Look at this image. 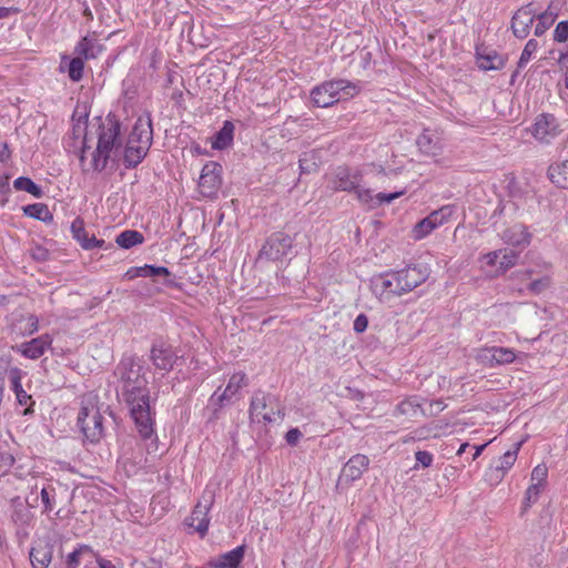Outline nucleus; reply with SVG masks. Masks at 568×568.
<instances>
[{
    "label": "nucleus",
    "instance_id": "nucleus-1",
    "mask_svg": "<svg viewBox=\"0 0 568 568\" xmlns=\"http://www.w3.org/2000/svg\"><path fill=\"white\" fill-rule=\"evenodd\" d=\"M121 379L123 382V396L130 406L131 416L138 432L143 439H151L148 453H155L159 448L158 438L154 435V413L150 407V392L143 367L133 362L121 363Z\"/></svg>",
    "mask_w": 568,
    "mask_h": 568
},
{
    "label": "nucleus",
    "instance_id": "nucleus-2",
    "mask_svg": "<svg viewBox=\"0 0 568 568\" xmlns=\"http://www.w3.org/2000/svg\"><path fill=\"white\" fill-rule=\"evenodd\" d=\"M97 146L90 153L89 163L85 162L83 171H103L109 161H115L122 149L121 123L115 115L108 114L98 119Z\"/></svg>",
    "mask_w": 568,
    "mask_h": 568
},
{
    "label": "nucleus",
    "instance_id": "nucleus-3",
    "mask_svg": "<svg viewBox=\"0 0 568 568\" xmlns=\"http://www.w3.org/2000/svg\"><path fill=\"white\" fill-rule=\"evenodd\" d=\"M358 93L356 85L347 80H331L315 87L311 91V98L318 108H327L338 102L353 98Z\"/></svg>",
    "mask_w": 568,
    "mask_h": 568
},
{
    "label": "nucleus",
    "instance_id": "nucleus-4",
    "mask_svg": "<svg viewBox=\"0 0 568 568\" xmlns=\"http://www.w3.org/2000/svg\"><path fill=\"white\" fill-rule=\"evenodd\" d=\"M78 424L89 442L98 443L103 437V416L94 397L87 396L82 399Z\"/></svg>",
    "mask_w": 568,
    "mask_h": 568
},
{
    "label": "nucleus",
    "instance_id": "nucleus-5",
    "mask_svg": "<svg viewBox=\"0 0 568 568\" xmlns=\"http://www.w3.org/2000/svg\"><path fill=\"white\" fill-rule=\"evenodd\" d=\"M456 213L454 204H446L438 210L433 211L429 215L420 220L412 230V237L420 241L428 236L434 230L448 223Z\"/></svg>",
    "mask_w": 568,
    "mask_h": 568
},
{
    "label": "nucleus",
    "instance_id": "nucleus-6",
    "mask_svg": "<svg viewBox=\"0 0 568 568\" xmlns=\"http://www.w3.org/2000/svg\"><path fill=\"white\" fill-rule=\"evenodd\" d=\"M272 397L257 392L253 395L250 404V419L252 423H262L264 425L275 422L276 416L282 417L280 409L272 405Z\"/></svg>",
    "mask_w": 568,
    "mask_h": 568
},
{
    "label": "nucleus",
    "instance_id": "nucleus-7",
    "mask_svg": "<svg viewBox=\"0 0 568 568\" xmlns=\"http://www.w3.org/2000/svg\"><path fill=\"white\" fill-rule=\"evenodd\" d=\"M371 290L375 297L382 303H388L394 297L404 295L394 271L373 277Z\"/></svg>",
    "mask_w": 568,
    "mask_h": 568
},
{
    "label": "nucleus",
    "instance_id": "nucleus-8",
    "mask_svg": "<svg viewBox=\"0 0 568 568\" xmlns=\"http://www.w3.org/2000/svg\"><path fill=\"white\" fill-rule=\"evenodd\" d=\"M513 348L501 346H483L476 351V361L486 367L508 365L516 361Z\"/></svg>",
    "mask_w": 568,
    "mask_h": 568
},
{
    "label": "nucleus",
    "instance_id": "nucleus-9",
    "mask_svg": "<svg viewBox=\"0 0 568 568\" xmlns=\"http://www.w3.org/2000/svg\"><path fill=\"white\" fill-rule=\"evenodd\" d=\"M293 239L283 232L272 234L262 246L260 256L268 261H282L292 250Z\"/></svg>",
    "mask_w": 568,
    "mask_h": 568
},
{
    "label": "nucleus",
    "instance_id": "nucleus-10",
    "mask_svg": "<svg viewBox=\"0 0 568 568\" xmlns=\"http://www.w3.org/2000/svg\"><path fill=\"white\" fill-rule=\"evenodd\" d=\"M222 166L220 163L210 161L204 164L199 179V191L205 197H213L217 194L221 184Z\"/></svg>",
    "mask_w": 568,
    "mask_h": 568
},
{
    "label": "nucleus",
    "instance_id": "nucleus-11",
    "mask_svg": "<svg viewBox=\"0 0 568 568\" xmlns=\"http://www.w3.org/2000/svg\"><path fill=\"white\" fill-rule=\"evenodd\" d=\"M88 120L89 112L85 106H77L71 118V133L74 140L81 141L80 162L82 168L85 166L87 154L90 149L88 145Z\"/></svg>",
    "mask_w": 568,
    "mask_h": 568
},
{
    "label": "nucleus",
    "instance_id": "nucleus-12",
    "mask_svg": "<svg viewBox=\"0 0 568 568\" xmlns=\"http://www.w3.org/2000/svg\"><path fill=\"white\" fill-rule=\"evenodd\" d=\"M394 272L398 278L403 294H407L425 283L430 274L429 267L424 264L410 265Z\"/></svg>",
    "mask_w": 568,
    "mask_h": 568
},
{
    "label": "nucleus",
    "instance_id": "nucleus-13",
    "mask_svg": "<svg viewBox=\"0 0 568 568\" xmlns=\"http://www.w3.org/2000/svg\"><path fill=\"white\" fill-rule=\"evenodd\" d=\"M530 132L540 142H550L561 132L557 119L550 113H541L531 125Z\"/></svg>",
    "mask_w": 568,
    "mask_h": 568
},
{
    "label": "nucleus",
    "instance_id": "nucleus-14",
    "mask_svg": "<svg viewBox=\"0 0 568 568\" xmlns=\"http://www.w3.org/2000/svg\"><path fill=\"white\" fill-rule=\"evenodd\" d=\"M363 174L361 171H352L348 168H338L331 179L333 191L353 192L362 184Z\"/></svg>",
    "mask_w": 568,
    "mask_h": 568
},
{
    "label": "nucleus",
    "instance_id": "nucleus-15",
    "mask_svg": "<svg viewBox=\"0 0 568 568\" xmlns=\"http://www.w3.org/2000/svg\"><path fill=\"white\" fill-rule=\"evenodd\" d=\"M212 506V501L207 500L206 504L199 501L191 515L185 519V525L192 529V531L197 532L201 538H203L209 530L210 527V517L209 513Z\"/></svg>",
    "mask_w": 568,
    "mask_h": 568
},
{
    "label": "nucleus",
    "instance_id": "nucleus-16",
    "mask_svg": "<svg viewBox=\"0 0 568 568\" xmlns=\"http://www.w3.org/2000/svg\"><path fill=\"white\" fill-rule=\"evenodd\" d=\"M52 342L53 339L50 334H42L29 342L13 346L12 349L20 353L26 358L38 359L51 347Z\"/></svg>",
    "mask_w": 568,
    "mask_h": 568
},
{
    "label": "nucleus",
    "instance_id": "nucleus-17",
    "mask_svg": "<svg viewBox=\"0 0 568 568\" xmlns=\"http://www.w3.org/2000/svg\"><path fill=\"white\" fill-rule=\"evenodd\" d=\"M535 10L532 4L519 8L511 19V31L518 39H525L530 32L535 19Z\"/></svg>",
    "mask_w": 568,
    "mask_h": 568
},
{
    "label": "nucleus",
    "instance_id": "nucleus-18",
    "mask_svg": "<svg viewBox=\"0 0 568 568\" xmlns=\"http://www.w3.org/2000/svg\"><path fill=\"white\" fill-rule=\"evenodd\" d=\"M368 466L369 459L366 455L356 454L352 456L342 468L341 480L352 484L361 479Z\"/></svg>",
    "mask_w": 568,
    "mask_h": 568
},
{
    "label": "nucleus",
    "instance_id": "nucleus-19",
    "mask_svg": "<svg viewBox=\"0 0 568 568\" xmlns=\"http://www.w3.org/2000/svg\"><path fill=\"white\" fill-rule=\"evenodd\" d=\"M71 234L83 250L108 248L104 240H99L94 235H89L85 230L84 221L81 217L74 219L71 223Z\"/></svg>",
    "mask_w": 568,
    "mask_h": 568
},
{
    "label": "nucleus",
    "instance_id": "nucleus-20",
    "mask_svg": "<svg viewBox=\"0 0 568 568\" xmlns=\"http://www.w3.org/2000/svg\"><path fill=\"white\" fill-rule=\"evenodd\" d=\"M105 51V47L99 42L98 33L90 32L82 37L74 47V52L84 60L99 58Z\"/></svg>",
    "mask_w": 568,
    "mask_h": 568
},
{
    "label": "nucleus",
    "instance_id": "nucleus-21",
    "mask_svg": "<svg viewBox=\"0 0 568 568\" xmlns=\"http://www.w3.org/2000/svg\"><path fill=\"white\" fill-rule=\"evenodd\" d=\"M476 61L480 70L491 71L501 70L507 62V58L494 49L481 48L476 51Z\"/></svg>",
    "mask_w": 568,
    "mask_h": 568
},
{
    "label": "nucleus",
    "instance_id": "nucleus-22",
    "mask_svg": "<svg viewBox=\"0 0 568 568\" xmlns=\"http://www.w3.org/2000/svg\"><path fill=\"white\" fill-rule=\"evenodd\" d=\"M356 194V199L363 203L371 206L382 205L384 203H390L392 201L400 197L405 194V190L396 191L393 193H377L373 194L371 189H364L361 185L357 186L356 190L353 191Z\"/></svg>",
    "mask_w": 568,
    "mask_h": 568
},
{
    "label": "nucleus",
    "instance_id": "nucleus-23",
    "mask_svg": "<svg viewBox=\"0 0 568 568\" xmlns=\"http://www.w3.org/2000/svg\"><path fill=\"white\" fill-rule=\"evenodd\" d=\"M521 443H517L513 450L506 452L500 458L497 467L487 474L488 480L491 485H498L514 466L518 452L520 450Z\"/></svg>",
    "mask_w": 568,
    "mask_h": 568
},
{
    "label": "nucleus",
    "instance_id": "nucleus-24",
    "mask_svg": "<svg viewBox=\"0 0 568 568\" xmlns=\"http://www.w3.org/2000/svg\"><path fill=\"white\" fill-rule=\"evenodd\" d=\"M151 359L156 368L171 371L178 359V355L170 345L160 344L152 347Z\"/></svg>",
    "mask_w": 568,
    "mask_h": 568
},
{
    "label": "nucleus",
    "instance_id": "nucleus-25",
    "mask_svg": "<svg viewBox=\"0 0 568 568\" xmlns=\"http://www.w3.org/2000/svg\"><path fill=\"white\" fill-rule=\"evenodd\" d=\"M416 144L419 151L428 156H438L442 154L443 145L438 135L426 129L417 138Z\"/></svg>",
    "mask_w": 568,
    "mask_h": 568
},
{
    "label": "nucleus",
    "instance_id": "nucleus-26",
    "mask_svg": "<svg viewBox=\"0 0 568 568\" xmlns=\"http://www.w3.org/2000/svg\"><path fill=\"white\" fill-rule=\"evenodd\" d=\"M244 555L245 545H240L236 548L210 560L209 565L211 568H239Z\"/></svg>",
    "mask_w": 568,
    "mask_h": 568
},
{
    "label": "nucleus",
    "instance_id": "nucleus-27",
    "mask_svg": "<svg viewBox=\"0 0 568 568\" xmlns=\"http://www.w3.org/2000/svg\"><path fill=\"white\" fill-rule=\"evenodd\" d=\"M52 560V546L47 541H38L31 548L30 561L33 568H48Z\"/></svg>",
    "mask_w": 568,
    "mask_h": 568
},
{
    "label": "nucleus",
    "instance_id": "nucleus-28",
    "mask_svg": "<svg viewBox=\"0 0 568 568\" xmlns=\"http://www.w3.org/2000/svg\"><path fill=\"white\" fill-rule=\"evenodd\" d=\"M547 176L557 187L568 190V159L551 163L548 166Z\"/></svg>",
    "mask_w": 568,
    "mask_h": 568
},
{
    "label": "nucleus",
    "instance_id": "nucleus-29",
    "mask_svg": "<svg viewBox=\"0 0 568 568\" xmlns=\"http://www.w3.org/2000/svg\"><path fill=\"white\" fill-rule=\"evenodd\" d=\"M129 139H134L138 145L151 146L152 142V123L150 119L139 118L129 135Z\"/></svg>",
    "mask_w": 568,
    "mask_h": 568
},
{
    "label": "nucleus",
    "instance_id": "nucleus-30",
    "mask_svg": "<svg viewBox=\"0 0 568 568\" xmlns=\"http://www.w3.org/2000/svg\"><path fill=\"white\" fill-rule=\"evenodd\" d=\"M150 146L138 145L134 139H129L124 149V164L126 168H135L142 162Z\"/></svg>",
    "mask_w": 568,
    "mask_h": 568
},
{
    "label": "nucleus",
    "instance_id": "nucleus-31",
    "mask_svg": "<svg viewBox=\"0 0 568 568\" xmlns=\"http://www.w3.org/2000/svg\"><path fill=\"white\" fill-rule=\"evenodd\" d=\"M504 239L506 243L513 245V246H528L531 241V234L528 232V230L523 226H515L510 230H507L505 232Z\"/></svg>",
    "mask_w": 568,
    "mask_h": 568
},
{
    "label": "nucleus",
    "instance_id": "nucleus-32",
    "mask_svg": "<svg viewBox=\"0 0 568 568\" xmlns=\"http://www.w3.org/2000/svg\"><path fill=\"white\" fill-rule=\"evenodd\" d=\"M22 210L26 216L39 220L47 224L52 223L54 220L49 206L44 203L29 204L23 206Z\"/></svg>",
    "mask_w": 568,
    "mask_h": 568
},
{
    "label": "nucleus",
    "instance_id": "nucleus-33",
    "mask_svg": "<svg viewBox=\"0 0 568 568\" xmlns=\"http://www.w3.org/2000/svg\"><path fill=\"white\" fill-rule=\"evenodd\" d=\"M234 125L231 121H225L222 129L215 134L212 148L215 150H224L233 142Z\"/></svg>",
    "mask_w": 568,
    "mask_h": 568
},
{
    "label": "nucleus",
    "instance_id": "nucleus-34",
    "mask_svg": "<svg viewBox=\"0 0 568 568\" xmlns=\"http://www.w3.org/2000/svg\"><path fill=\"white\" fill-rule=\"evenodd\" d=\"M500 252L493 251L484 254L480 257V268L490 278L501 275L498 272Z\"/></svg>",
    "mask_w": 568,
    "mask_h": 568
},
{
    "label": "nucleus",
    "instance_id": "nucleus-35",
    "mask_svg": "<svg viewBox=\"0 0 568 568\" xmlns=\"http://www.w3.org/2000/svg\"><path fill=\"white\" fill-rule=\"evenodd\" d=\"M247 385V377L246 374L243 372L234 373L230 379L229 383L221 395V400L224 399H231L240 389L245 387Z\"/></svg>",
    "mask_w": 568,
    "mask_h": 568
},
{
    "label": "nucleus",
    "instance_id": "nucleus-36",
    "mask_svg": "<svg viewBox=\"0 0 568 568\" xmlns=\"http://www.w3.org/2000/svg\"><path fill=\"white\" fill-rule=\"evenodd\" d=\"M397 410L403 415L416 416L422 414L424 416L427 415L426 410L423 408L420 397L414 395L405 398L397 405Z\"/></svg>",
    "mask_w": 568,
    "mask_h": 568
},
{
    "label": "nucleus",
    "instance_id": "nucleus-37",
    "mask_svg": "<svg viewBox=\"0 0 568 568\" xmlns=\"http://www.w3.org/2000/svg\"><path fill=\"white\" fill-rule=\"evenodd\" d=\"M143 241V235L133 230L123 231L115 239V243L123 248H130L134 245L142 244Z\"/></svg>",
    "mask_w": 568,
    "mask_h": 568
},
{
    "label": "nucleus",
    "instance_id": "nucleus-38",
    "mask_svg": "<svg viewBox=\"0 0 568 568\" xmlns=\"http://www.w3.org/2000/svg\"><path fill=\"white\" fill-rule=\"evenodd\" d=\"M556 72L559 74L557 87L559 89L564 87L568 90V44L565 50L559 52Z\"/></svg>",
    "mask_w": 568,
    "mask_h": 568
},
{
    "label": "nucleus",
    "instance_id": "nucleus-39",
    "mask_svg": "<svg viewBox=\"0 0 568 568\" xmlns=\"http://www.w3.org/2000/svg\"><path fill=\"white\" fill-rule=\"evenodd\" d=\"M500 252L499 263H498V272L505 274L508 270L514 267L519 258V253L514 250H498Z\"/></svg>",
    "mask_w": 568,
    "mask_h": 568
},
{
    "label": "nucleus",
    "instance_id": "nucleus-40",
    "mask_svg": "<svg viewBox=\"0 0 568 568\" xmlns=\"http://www.w3.org/2000/svg\"><path fill=\"white\" fill-rule=\"evenodd\" d=\"M539 48V42L536 39L527 41L517 62L518 70L524 69L535 58Z\"/></svg>",
    "mask_w": 568,
    "mask_h": 568
},
{
    "label": "nucleus",
    "instance_id": "nucleus-41",
    "mask_svg": "<svg viewBox=\"0 0 568 568\" xmlns=\"http://www.w3.org/2000/svg\"><path fill=\"white\" fill-rule=\"evenodd\" d=\"M13 187L18 191H24L37 199L42 196V190L30 178L20 176L14 180Z\"/></svg>",
    "mask_w": 568,
    "mask_h": 568
},
{
    "label": "nucleus",
    "instance_id": "nucleus-42",
    "mask_svg": "<svg viewBox=\"0 0 568 568\" xmlns=\"http://www.w3.org/2000/svg\"><path fill=\"white\" fill-rule=\"evenodd\" d=\"M85 61L87 60L79 57L78 54L70 60L69 67H68V75L71 81L79 82L82 80Z\"/></svg>",
    "mask_w": 568,
    "mask_h": 568
},
{
    "label": "nucleus",
    "instance_id": "nucleus-43",
    "mask_svg": "<svg viewBox=\"0 0 568 568\" xmlns=\"http://www.w3.org/2000/svg\"><path fill=\"white\" fill-rule=\"evenodd\" d=\"M556 14L550 11H545L537 17V23L535 26V36H542L555 22Z\"/></svg>",
    "mask_w": 568,
    "mask_h": 568
},
{
    "label": "nucleus",
    "instance_id": "nucleus-44",
    "mask_svg": "<svg viewBox=\"0 0 568 568\" xmlns=\"http://www.w3.org/2000/svg\"><path fill=\"white\" fill-rule=\"evenodd\" d=\"M142 277H155V276H164L169 277L171 272L165 266H154L145 264L141 266Z\"/></svg>",
    "mask_w": 568,
    "mask_h": 568
},
{
    "label": "nucleus",
    "instance_id": "nucleus-45",
    "mask_svg": "<svg viewBox=\"0 0 568 568\" xmlns=\"http://www.w3.org/2000/svg\"><path fill=\"white\" fill-rule=\"evenodd\" d=\"M547 476H548L547 466L545 464H539L531 471L530 483L531 484L535 483L537 485L545 486Z\"/></svg>",
    "mask_w": 568,
    "mask_h": 568
},
{
    "label": "nucleus",
    "instance_id": "nucleus-46",
    "mask_svg": "<svg viewBox=\"0 0 568 568\" xmlns=\"http://www.w3.org/2000/svg\"><path fill=\"white\" fill-rule=\"evenodd\" d=\"M544 489V486L531 484L528 486L526 494H525V508H528L531 506V504L536 503L541 490Z\"/></svg>",
    "mask_w": 568,
    "mask_h": 568
},
{
    "label": "nucleus",
    "instance_id": "nucleus-47",
    "mask_svg": "<svg viewBox=\"0 0 568 568\" xmlns=\"http://www.w3.org/2000/svg\"><path fill=\"white\" fill-rule=\"evenodd\" d=\"M22 377H23V373L20 368L13 367L10 369L11 388H12L14 395L24 390L22 387V383H21Z\"/></svg>",
    "mask_w": 568,
    "mask_h": 568
},
{
    "label": "nucleus",
    "instance_id": "nucleus-48",
    "mask_svg": "<svg viewBox=\"0 0 568 568\" xmlns=\"http://www.w3.org/2000/svg\"><path fill=\"white\" fill-rule=\"evenodd\" d=\"M85 551H91V548L89 546H81L79 549L69 554L67 557V568H78L80 565L79 557Z\"/></svg>",
    "mask_w": 568,
    "mask_h": 568
},
{
    "label": "nucleus",
    "instance_id": "nucleus-49",
    "mask_svg": "<svg viewBox=\"0 0 568 568\" xmlns=\"http://www.w3.org/2000/svg\"><path fill=\"white\" fill-rule=\"evenodd\" d=\"M551 284V278L549 276H544L541 278L532 281L528 290L534 294H540L542 291L548 288Z\"/></svg>",
    "mask_w": 568,
    "mask_h": 568
},
{
    "label": "nucleus",
    "instance_id": "nucleus-50",
    "mask_svg": "<svg viewBox=\"0 0 568 568\" xmlns=\"http://www.w3.org/2000/svg\"><path fill=\"white\" fill-rule=\"evenodd\" d=\"M568 40V20L560 21L554 30V41L562 43Z\"/></svg>",
    "mask_w": 568,
    "mask_h": 568
},
{
    "label": "nucleus",
    "instance_id": "nucleus-51",
    "mask_svg": "<svg viewBox=\"0 0 568 568\" xmlns=\"http://www.w3.org/2000/svg\"><path fill=\"white\" fill-rule=\"evenodd\" d=\"M16 398L19 405H28L29 406L24 409L23 415H29L33 413V405L34 402L32 400L31 395H29L26 390H22L18 394H16Z\"/></svg>",
    "mask_w": 568,
    "mask_h": 568
},
{
    "label": "nucleus",
    "instance_id": "nucleus-52",
    "mask_svg": "<svg viewBox=\"0 0 568 568\" xmlns=\"http://www.w3.org/2000/svg\"><path fill=\"white\" fill-rule=\"evenodd\" d=\"M415 458L417 463L420 464L424 468L429 467L434 460L433 454L427 450L416 452Z\"/></svg>",
    "mask_w": 568,
    "mask_h": 568
},
{
    "label": "nucleus",
    "instance_id": "nucleus-53",
    "mask_svg": "<svg viewBox=\"0 0 568 568\" xmlns=\"http://www.w3.org/2000/svg\"><path fill=\"white\" fill-rule=\"evenodd\" d=\"M39 329V318L34 314H29L27 316V328L23 335H32Z\"/></svg>",
    "mask_w": 568,
    "mask_h": 568
},
{
    "label": "nucleus",
    "instance_id": "nucleus-54",
    "mask_svg": "<svg viewBox=\"0 0 568 568\" xmlns=\"http://www.w3.org/2000/svg\"><path fill=\"white\" fill-rule=\"evenodd\" d=\"M41 500L44 507V511H51L54 508V498L53 495L47 489L42 488L41 490Z\"/></svg>",
    "mask_w": 568,
    "mask_h": 568
},
{
    "label": "nucleus",
    "instance_id": "nucleus-55",
    "mask_svg": "<svg viewBox=\"0 0 568 568\" xmlns=\"http://www.w3.org/2000/svg\"><path fill=\"white\" fill-rule=\"evenodd\" d=\"M446 408V404L442 399L429 402V406L426 410V416H435Z\"/></svg>",
    "mask_w": 568,
    "mask_h": 568
},
{
    "label": "nucleus",
    "instance_id": "nucleus-56",
    "mask_svg": "<svg viewBox=\"0 0 568 568\" xmlns=\"http://www.w3.org/2000/svg\"><path fill=\"white\" fill-rule=\"evenodd\" d=\"M368 326V317L365 314H358L354 321L353 328L356 333H364Z\"/></svg>",
    "mask_w": 568,
    "mask_h": 568
},
{
    "label": "nucleus",
    "instance_id": "nucleus-57",
    "mask_svg": "<svg viewBox=\"0 0 568 568\" xmlns=\"http://www.w3.org/2000/svg\"><path fill=\"white\" fill-rule=\"evenodd\" d=\"M301 436L302 434L297 428H292L286 433L285 439L290 445H295Z\"/></svg>",
    "mask_w": 568,
    "mask_h": 568
},
{
    "label": "nucleus",
    "instance_id": "nucleus-58",
    "mask_svg": "<svg viewBox=\"0 0 568 568\" xmlns=\"http://www.w3.org/2000/svg\"><path fill=\"white\" fill-rule=\"evenodd\" d=\"M11 156V151L6 142L0 141V162H7Z\"/></svg>",
    "mask_w": 568,
    "mask_h": 568
},
{
    "label": "nucleus",
    "instance_id": "nucleus-59",
    "mask_svg": "<svg viewBox=\"0 0 568 568\" xmlns=\"http://www.w3.org/2000/svg\"><path fill=\"white\" fill-rule=\"evenodd\" d=\"M124 276L128 278V280H134L136 277H142V272H141V266H136V267H131L129 268Z\"/></svg>",
    "mask_w": 568,
    "mask_h": 568
},
{
    "label": "nucleus",
    "instance_id": "nucleus-60",
    "mask_svg": "<svg viewBox=\"0 0 568 568\" xmlns=\"http://www.w3.org/2000/svg\"><path fill=\"white\" fill-rule=\"evenodd\" d=\"M97 562L100 568H115V566L112 564V561L104 559L102 557H98Z\"/></svg>",
    "mask_w": 568,
    "mask_h": 568
},
{
    "label": "nucleus",
    "instance_id": "nucleus-61",
    "mask_svg": "<svg viewBox=\"0 0 568 568\" xmlns=\"http://www.w3.org/2000/svg\"><path fill=\"white\" fill-rule=\"evenodd\" d=\"M14 8L0 7V20L8 18L12 12H17Z\"/></svg>",
    "mask_w": 568,
    "mask_h": 568
},
{
    "label": "nucleus",
    "instance_id": "nucleus-62",
    "mask_svg": "<svg viewBox=\"0 0 568 568\" xmlns=\"http://www.w3.org/2000/svg\"><path fill=\"white\" fill-rule=\"evenodd\" d=\"M487 445L488 443L475 447V454L473 455L474 460L480 456V454L484 452Z\"/></svg>",
    "mask_w": 568,
    "mask_h": 568
},
{
    "label": "nucleus",
    "instance_id": "nucleus-63",
    "mask_svg": "<svg viewBox=\"0 0 568 568\" xmlns=\"http://www.w3.org/2000/svg\"><path fill=\"white\" fill-rule=\"evenodd\" d=\"M9 304V297L7 295H0V306H6Z\"/></svg>",
    "mask_w": 568,
    "mask_h": 568
},
{
    "label": "nucleus",
    "instance_id": "nucleus-64",
    "mask_svg": "<svg viewBox=\"0 0 568 568\" xmlns=\"http://www.w3.org/2000/svg\"><path fill=\"white\" fill-rule=\"evenodd\" d=\"M468 447V443H464L460 445V447L457 450V455L460 456L465 453L466 448Z\"/></svg>",
    "mask_w": 568,
    "mask_h": 568
}]
</instances>
